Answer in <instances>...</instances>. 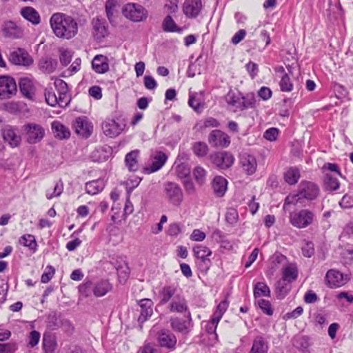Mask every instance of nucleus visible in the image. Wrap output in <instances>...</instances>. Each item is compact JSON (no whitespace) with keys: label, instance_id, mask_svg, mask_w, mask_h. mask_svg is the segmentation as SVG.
Returning <instances> with one entry per match:
<instances>
[{"label":"nucleus","instance_id":"obj_51","mask_svg":"<svg viewBox=\"0 0 353 353\" xmlns=\"http://www.w3.org/2000/svg\"><path fill=\"white\" fill-rule=\"evenodd\" d=\"M255 103L256 99L253 93H249L245 97L242 96V110L249 108H254Z\"/></svg>","mask_w":353,"mask_h":353},{"label":"nucleus","instance_id":"obj_52","mask_svg":"<svg viewBox=\"0 0 353 353\" xmlns=\"http://www.w3.org/2000/svg\"><path fill=\"white\" fill-rule=\"evenodd\" d=\"M206 174V170L201 166H196L193 170L194 179L199 184H203L205 182Z\"/></svg>","mask_w":353,"mask_h":353},{"label":"nucleus","instance_id":"obj_4","mask_svg":"<svg viewBox=\"0 0 353 353\" xmlns=\"http://www.w3.org/2000/svg\"><path fill=\"white\" fill-rule=\"evenodd\" d=\"M23 130L26 134V141L30 144H35L40 142L45 135L44 128L37 123H27L23 125Z\"/></svg>","mask_w":353,"mask_h":353},{"label":"nucleus","instance_id":"obj_22","mask_svg":"<svg viewBox=\"0 0 353 353\" xmlns=\"http://www.w3.org/2000/svg\"><path fill=\"white\" fill-rule=\"evenodd\" d=\"M3 137L12 148L18 146L21 143V137L18 134L17 129L10 125L3 129Z\"/></svg>","mask_w":353,"mask_h":353},{"label":"nucleus","instance_id":"obj_12","mask_svg":"<svg viewBox=\"0 0 353 353\" xmlns=\"http://www.w3.org/2000/svg\"><path fill=\"white\" fill-rule=\"evenodd\" d=\"M157 341L161 347L173 350L176 346L177 339L171 331L163 329L157 333Z\"/></svg>","mask_w":353,"mask_h":353},{"label":"nucleus","instance_id":"obj_48","mask_svg":"<svg viewBox=\"0 0 353 353\" xmlns=\"http://www.w3.org/2000/svg\"><path fill=\"white\" fill-rule=\"evenodd\" d=\"M63 190V183L61 181H59L56 183L52 191L48 190L46 191V198L48 199H52L53 197L59 196L61 194Z\"/></svg>","mask_w":353,"mask_h":353},{"label":"nucleus","instance_id":"obj_7","mask_svg":"<svg viewBox=\"0 0 353 353\" xmlns=\"http://www.w3.org/2000/svg\"><path fill=\"white\" fill-rule=\"evenodd\" d=\"M208 143L214 148H227L230 144V137L220 130H214L208 135Z\"/></svg>","mask_w":353,"mask_h":353},{"label":"nucleus","instance_id":"obj_5","mask_svg":"<svg viewBox=\"0 0 353 353\" xmlns=\"http://www.w3.org/2000/svg\"><path fill=\"white\" fill-rule=\"evenodd\" d=\"M9 61L14 65L29 67L33 64L34 60L28 52L24 48H18L9 55Z\"/></svg>","mask_w":353,"mask_h":353},{"label":"nucleus","instance_id":"obj_36","mask_svg":"<svg viewBox=\"0 0 353 353\" xmlns=\"http://www.w3.org/2000/svg\"><path fill=\"white\" fill-rule=\"evenodd\" d=\"M139 156L138 150H133L128 153L125 158L126 167L130 171L135 172L139 168L137 158Z\"/></svg>","mask_w":353,"mask_h":353},{"label":"nucleus","instance_id":"obj_29","mask_svg":"<svg viewBox=\"0 0 353 353\" xmlns=\"http://www.w3.org/2000/svg\"><path fill=\"white\" fill-rule=\"evenodd\" d=\"M20 14L27 21L33 25H38L41 22V17L39 12L32 7L26 6L23 8Z\"/></svg>","mask_w":353,"mask_h":353},{"label":"nucleus","instance_id":"obj_20","mask_svg":"<svg viewBox=\"0 0 353 353\" xmlns=\"http://www.w3.org/2000/svg\"><path fill=\"white\" fill-rule=\"evenodd\" d=\"M168 310L174 313H185L188 310V306L186 299L184 296L176 294L170 302Z\"/></svg>","mask_w":353,"mask_h":353},{"label":"nucleus","instance_id":"obj_21","mask_svg":"<svg viewBox=\"0 0 353 353\" xmlns=\"http://www.w3.org/2000/svg\"><path fill=\"white\" fill-rule=\"evenodd\" d=\"M54 84L59 96L61 107L67 106L70 101L68 84L63 80L60 79H57L54 81Z\"/></svg>","mask_w":353,"mask_h":353},{"label":"nucleus","instance_id":"obj_13","mask_svg":"<svg viewBox=\"0 0 353 353\" xmlns=\"http://www.w3.org/2000/svg\"><path fill=\"white\" fill-rule=\"evenodd\" d=\"M17 92L15 79L8 75H1V99L11 98Z\"/></svg>","mask_w":353,"mask_h":353},{"label":"nucleus","instance_id":"obj_60","mask_svg":"<svg viewBox=\"0 0 353 353\" xmlns=\"http://www.w3.org/2000/svg\"><path fill=\"white\" fill-rule=\"evenodd\" d=\"M279 135V130L275 128L268 129L263 134V137L270 141H275Z\"/></svg>","mask_w":353,"mask_h":353},{"label":"nucleus","instance_id":"obj_56","mask_svg":"<svg viewBox=\"0 0 353 353\" xmlns=\"http://www.w3.org/2000/svg\"><path fill=\"white\" fill-rule=\"evenodd\" d=\"M55 269L51 266L48 265L46 268V271L42 274L41 281L43 283H48L51 279L52 278L53 275L54 274Z\"/></svg>","mask_w":353,"mask_h":353},{"label":"nucleus","instance_id":"obj_9","mask_svg":"<svg viewBox=\"0 0 353 353\" xmlns=\"http://www.w3.org/2000/svg\"><path fill=\"white\" fill-rule=\"evenodd\" d=\"M19 90L21 94L30 101L35 100L36 86L35 81L30 77H21L19 81Z\"/></svg>","mask_w":353,"mask_h":353},{"label":"nucleus","instance_id":"obj_61","mask_svg":"<svg viewBox=\"0 0 353 353\" xmlns=\"http://www.w3.org/2000/svg\"><path fill=\"white\" fill-rule=\"evenodd\" d=\"M116 6L114 0H108L105 3V12L108 19L112 21L113 17V10Z\"/></svg>","mask_w":353,"mask_h":353},{"label":"nucleus","instance_id":"obj_19","mask_svg":"<svg viewBox=\"0 0 353 353\" xmlns=\"http://www.w3.org/2000/svg\"><path fill=\"white\" fill-rule=\"evenodd\" d=\"M202 8L201 0H185L183 5L184 14L189 18L196 17Z\"/></svg>","mask_w":353,"mask_h":353},{"label":"nucleus","instance_id":"obj_41","mask_svg":"<svg viewBox=\"0 0 353 353\" xmlns=\"http://www.w3.org/2000/svg\"><path fill=\"white\" fill-rule=\"evenodd\" d=\"M163 29L165 32H180L181 28H178L176 23L172 18V17L168 14L164 19L162 23Z\"/></svg>","mask_w":353,"mask_h":353},{"label":"nucleus","instance_id":"obj_8","mask_svg":"<svg viewBox=\"0 0 353 353\" xmlns=\"http://www.w3.org/2000/svg\"><path fill=\"white\" fill-rule=\"evenodd\" d=\"M210 159L216 168L225 170L232 166L234 163V158L231 153L222 152L212 154L210 155Z\"/></svg>","mask_w":353,"mask_h":353},{"label":"nucleus","instance_id":"obj_28","mask_svg":"<svg viewBox=\"0 0 353 353\" xmlns=\"http://www.w3.org/2000/svg\"><path fill=\"white\" fill-rule=\"evenodd\" d=\"M51 128L54 137L59 139H66L70 136V131L59 121H54L51 123Z\"/></svg>","mask_w":353,"mask_h":353},{"label":"nucleus","instance_id":"obj_53","mask_svg":"<svg viewBox=\"0 0 353 353\" xmlns=\"http://www.w3.org/2000/svg\"><path fill=\"white\" fill-rule=\"evenodd\" d=\"M257 304L264 314L268 316L273 314V309L269 301L261 299L258 300Z\"/></svg>","mask_w":353,"mask_h":353},{"label":"nucleus","instance_id":"obj_16","mask_svg":"<svg viewBox=\"0 0 353 353\" xmlns=\"http://www.w3.org/2000/svg\"><path fill=\"white\" fill-rule=\"evenodd\" d=\"M325 281L330 288H339L347 283L348 277L339 271L330 270L325 275Z\"/></svg>","mask_w":353,"mask_h":353},{"label":"nucleus","instance_id":"obj_32","mask_svg":"<svg viewBox=\"0 0 353 353\" xmlns=\"http://www.w3.org/2000/svg\"><path fill=\"white\" fill-rule=\"evenodd\" d=\"M57 66V61L52 58H42L40 59L38 67L44 73H52Z\"/></svg>","mask_w":353,"mask_h":353},{"label":"nucleus","instance_id":"obj_10","mask_svg":"<svg viewBox=\"0 0 353 353\" xmlns=\"http://www.w3.org/2000/svg\"><path fill=\"white\" fill-rule=\"evenodd\" d=\"M125 128V124L119 123L114 119H106L101 124V129L103 134L109 137L113 138L119 135Z\"/></svg>","mask_w":353,"mask_h":353},{"label":"nucleus","instance_id":"obj_49","mask_svg":"<svg viewBox=\"0 0 353 353\" xmlns=\"http://www.w3.org/2000/svg\"><path fill=\"white\" fill-rule=\"evenodd\" d=\"M279 85L283 92H290L292 90L293 84L287 73L284 72L279 83Z\"/></svg>","mask_w":353,"mask_h":353},{"label":"nucleus","instance_id":"obj_37","mask_svg":"<svg viewBox=\"0 0 353 353\" xmlns=\"http://www.w3.org/2000/svg\"><path fill=\"white\" fill-rule=\"evenodd\" d=\"M268 346L264 339L261 336H256L253 341L250 353H267Z\"/></svg>","mask_w":353,"mask_h":353},{"label":"nucleus","instance_id":"obj_54","mask_svg":"<svg viewBox=\"0 0 353 353\" xmlns=\"http://www.w3.org/2000/svg\"><path fill=\"white\" fill-rule=\"evenodd\" d=\"M23 104L20 102H8L3 104L6 110L11 113H17L21 111Z\"/></svg>","mask_w":353,"mask_h":353},{"label":"nucleus","instance_id":"obj_17","mask_svg":"<svg viewBox=\"0 0 353 353\" xmlns=\"http://www.w3.org/2000/svg\"><path fill=\"white\" fill-rule=\"evenodd\" d=\"M240 165L244 172L248 175L253 174L257 168L256 158L248 153H243L240 155Z\"/></svg>","mask_w":353,"mask_h":353},{"label":"nucleus","instance_id":"obj_25","mask_svg":"<svg viewBox=\"0 0 353 353\" xmlns=\"http://www.w3.org/2000/svg\"><path fill=\"white\" fill-rule=\"evenodd\" d=\"M92 68L99 74L107 72L109 70L108 57L102 54L96 55L92 61Z\"/></svg>","mask_w":353,"mask_h":353},{"label":"nucleus","instance_id":"obj_47","mask_svg":"<svg viewBox=\"0 0 353 353\" xmlns=\"http://www.w3.org/2000/svg\"><path fill=\"white\" fill-rule=\"evenodd\" d=\"M170 325L174 330L179 332H184L188 331L187 323L178 318L171 319Z\"/></svg>","mask_w":353,"mask_h":353},{"label":"nucleus","instance_id":"obj_63","mask_svg":"<svg viewBox=\"0 0 353 353\" xmlns=\"http://www.w3.org/2000/svg\"><path fill=\"white\" fill-rule=\"evenodd\" d=\"M302 253L305 257H311L314 253V244L312 242H307L302 247Z\"/></svg>","mask_w":353,"mask_h":353},{"label":"nucleus","instance_id":"obj_6","mask_svg":"<svg viewBox=\"0 0 353 353\" xmlns=\"http://www.w3.org/2000/svg\"><path fill=\"white\" fill-rule=\"evenodd\" d=\"M165 198L174 205H179L183 200V192L180 186L174 182L164 184Z\"/></svg>","mask_w":353,"mask_h":353},{"label":"nucleus","instance_id":"obj_3","mask_svg":"<svg viewBox=\"0 0 353 353\" xmlns=\"http://www.w3.org/2000/svg\"><path fill=\"white\" fill-rule=\"evenodd\" d=\"M122 14L133 22H140L148 17V11L142 6L135 3H128L122 8Z\"/></svg>","mask_w":353,"mask_h":353},{"label":"nucleus","instance_id":"obj_27","mask_svg":"<svg viewBox=\"0 0 353 353\" xmlns=\"http://www.w3.org/2000/svg\"><path fill=\"white\" fill-rule=\"evenodd\" d=\"M225 100L234 112L242 110V95L240 93L236 94L234 91L230 90L225 95Z\"/></svg>","mask_w":353,"mask_h":353},{"label":"nucleus","instance_id":"obj_46","mask_svg":"<svg viewBox=\"0 0 353 353\" xmlns=\"http://www.w3.org/2000/svg\"><path fill=\"white\" fill-rule=\"evenodd\" d=\"M325 185L327 190L333 191L339 189L340 183L337 178L327 174L325 179Z\"/></svg>","mask_w":353,"mask_h":353},{"label":"nucleus","instance_id":"obj_24","mask_svg":"<svg viewBox=\"0 0 353 353\" xmlns=\"http://www.w3.org/2000/svg\"><path fill=\"white\" fill-rule=\"evenodd\" d=\"M177 286L174 285H164L159 292V303L165 305L176 295Z\"/></svg>","mask_w":353,"mask_h":353},{"label":"nucleus","instance_id":"obj_34","mask_svg":"<svg viewBox=\"0 0 353 353\" xmlns=\"http://www.w3.org/2000/svg\"><path fill=\"white\" fill-rule=\"evenodd\" d=\"M300 177V170L296 167L289 168L283 174L285 181L289 185H295Z\"/></svg>","mask_w":353,"mask_h":353},{"label":"nucleus","instance_id":"obj_42","mask_svg":"<svg viewBox=\"0 0 353 353\" xmlns=\"http://www.w3.org/2000/svg\"><path fill=\"white\" fill-rule=\"evenodd\" d=\"M45 99L46 103L50 106H55L59 105L61 107V101L59 100V96L57 97L52 88H46L45 90Z\"/></svg>","mask_w":353,"mask_h":353},{"label":"nucleus","instance_id":"obj_64","mask_svg":"<svg viewBox=\"0 0 353 353\" xmlns=\"http://www.w3.org/2000/svg\"><path fill=\"white\" fill-rule=\"evenodd\" d=\"M339 205L343 208H350L353 207V198L348 195H344L339 202Z\"/></svg>","mask_w":353,"mask_h":353},{"label":"nucleus","instance_id":"obj_11","mask_svg":"<svg viewBox=\"0 0 353 353\" xmlns=\"http://www.w3.org/2000/svg\"><path fill=\"white\" fill-rule=\"evenodd\" d=\"M92 26V34L96 40L101 41L108 35V26L105 19L94 17L91 21Z\"/></svg>","mask_w":353,"mask_h":353},{"label":"nucleus","instance_id":"obj_14","mask_svg":"<svg viewBox=\"0 0 353 353\" xmlns=\"http://www.w3.org/2000/svg\"><path fill=\"white\" fill-rule=\"evenodd\" d=\"M73 128L77 134L88 138L92 132L93 126L87 117H79L75 119Z\"/></svg>","mask_w":353,"mask_h":353},{"label":"nucleus","instance_id":"obj_62","mask_svg":"<svg viewBox=\"0 0 353 353\" xmlns=\"http://www.w3.org/2000/svg\"><path fill=\"white\" fill-rule=\"evenodd\" d=\"M205 237L206 234L205 232L199 229H194L192 231L190 239L194 241H202L205 239Z\"/></svg>","mask_w":353,"mask_h":353},{"label":"nucleus","instance_id":"obj_15","mask_svg":"<svg viewBox=\"0 0 353 353\" xmlns=\"http://www.w3.org/2000/svg\"><path fill=\"white\" fill-rule=\"evenodd\" d=\"M299 190L303 199L310 201L315 199L319 193V189L315 183L306 181L301 182Z\"/></svg>","mask_w":353,"mask_h":353},{"label":"nucleus","instance_id":"obj_58","mask_svg":"<svg viewBox=\"0 0 353 353\" xmlns=\"http://www.w3.org/2000/svg\"><path fill=\"white\" fill-rule=\"evenodd\" d=\"M193 252L195 256L212 254L211 250L207 246L201 245H195L193 248Z\"/></svg>","mask_w":353,"mask_h":353},{"label":"nucleus","instance_id":"obj_44","mask_svg":"<svg viewBox=\"0 0 353 353\" xmlns=\"http://www.w3.org/2000/svg\"><path fill=\"white\" fill-rule=\"evenodd\" d=\"M59 61L63 66H67L72 61L73 52L67 48H60L59 49Z\"/></svg>","mask_w":353,"mask_h":353},{"label":"nucleus","instance_id":"obj_57","mask_svg":"<svg viewBox=\"0 0 353 353\" xmlns=\"http://www.w3.org/2000/svg\"><path fill=\"white\" fill-rule=\"evenodd\" d=\"M117 270L120 278L125 279L130 274V270L128 265V263L123 262L122 264L117 267Z\"/></svg>","mask_w":353,"mask_h":353},{"label":"nucleus","instance_id":"obj_38","mask_svg":"<svg viewBox=\"0 0 353 353\" xmlns=\"http://www.w3.org/2000/svg\"><path fill=\"white\" fill-rule=\"evenodd\" d=\"M254 296L255 298L261 296H270V290L269 287L263 282H258L254 288Z\"/></svg>","mask_w":353,"mask_h":353},{"label":"nucleus","instance_id":"obj_31","mask_svg":"<svg viewBox=\"0 0 353 353\" xmlns=\"http://www.w3.org/2000/svg\"><path fill=\"white\" fill-rule=\"evenodd\" d=\"M112 288L111 283L105 279H102L93 284V294L97 297L105 295Z\"/></svg>","mask_w":353,"mask_h":353},{"label":"nucleus","instance_id":"obj_23","mask_svg":"<svg viewBox=\"0 0 353 353\" xmlns=\"http://www.w3.org/2000/svg\"><path fill=\"white\" fill-rule=\"evenodd\" d=\"M139 305L141 307L140 315L138 317L139 323H143L150 318L152 313L153 302L151 299H143L139 301Z\"/></svg>","mask_w":353,"mask_h":353},{"label":"nucleus","instance_id":"obj_55","mask_svg":"<svg viewBox=\"0 0 353 353\" xmlns=\"http://www.w3.org/2000/svg\"><path fill=\"white\" fill-rule=\"evenodd\" d=\"M176 172L178 177L181 179H184L190 175V170L188 168V165L185 163H181L176 166Z\"/></svg>","mask_w":353,"mask_h":353},{"label":"nucleus","instance_id":"obj_33","mask_svg":"<svg viewBox=\"0 0 353 353\" xmlns=\"http://www.w3.org/2000/svg\"><path fill=\"white\" fill-rule=\"evenodd\" d=\"M298 276V270L294 264L290 263L285 266L282 272V279L287 281L288 283H292L295 281Z\"/></svg>","mask_w":353,"mask_h":353},{"label":"nucleus","instance_id":"obj_18","mask_svg":"<svg viewBox=\"0 0 353 353\" xmlns=\"http://www.w3.org/2000/svg\"><path fill=\"white\" fill-rule=\"evenodd\" d=\"M2 31L4 37L11 39H21L23 36V28L12 21L4 23Z\"/></svg>","mask_w":353,"mask_h":353},{"label":"nucleus","instance_id":"obj_35","mask_svg":"<svg viewBox=\"0 0 353 353\" xmlns=\"http://www.w3.org/2000/svg\"><path fill=\"white\" fill-rule=\"evenodd\" d=\"M105 183L103 180L98 179L89 181L85 183V192L90 194L94 195L103 190Z\"/></svg>","mask_w":353,"mask_h":353},{"label":"nucleus","instance_id":"obj_1","mask_svg":"<svg viewBox=\"0 0 353 353\" xmlns=\"http://www.w3.org/2000/svg\"><path fill=\"white\" fill-rule=\"evenodd\" d=\"M50 25L54 35L62 39L69 40L74 37L79 30L77 20L63 12H55L50 18Z\"/></svg>","mask_w":353,"mask_h":353},{"label":"nucleus","instance_id":"obj_45","mask_svg":"<svg viewBox=\"0 0 353 353\" xmlns=\"http://www.w3.org/2000/svg\"><path fill=\"white\" fill-rule=\"evenodd\" d=\"M79 292L83 297H88L93 292V283L91 281H86L79 286Z\"/></svg>","mask_w":353,"mask_h":353},{"label":"nucleus","instance_id":"obj_59","mask_svg":"<svg viewBox=\"0 0 353 353\" xmlns=\"http://www.w3.org/2000/svg\"><path fill=\"white\" fill-rule=\"evenodd\" d=\"M239 218L238 212L234 209H229L225 214V220L230 224L235 223Z\"/></svg>","mask_w":353,"mask_h":353},{"label":"nucleus","instance_id":"obj_30","mask_svg":"<svg viewBox=\"0 0 353 353\" xmlns=\"http://www.w3.org/2000/svg\"><path fill=\"white\" fill-rule=\"evenodd\" d=\"M228 181L221 176H216L214 178L212 186L214 194L219 196H223L227 190Z\"/></svg>","mask_w":353,"mask_h":353},{"label":"nucleus","instance_id":"obj_40","mask_svg":"<svg viewBox=\"0 0 353 353\" xmlns=\"http://www.w3.org/2000/svg\"><path fill=\"white\" fill-rule=\"evenodd\" d=\"M19 242L21 245L25 247H28L30 250L34 252L37 250V242L35 237L32 234H24L23 235Z\"/></svg>","mask_w":353,"mask_h":353},{"label":"nucleus","instance_id":"obj_39","mask_svg":"<svg viewBox=\"0 0 353 353\" xmlns=\"http://www.w3.org/2000/svg\"><path fill=\"white\" fill-rule=\"evenodd\" d=\"M287 281L283 279H280L276 284V294L279 299H283L290 291L289 284Z\"/></svg>","mask_w":353,"mask_h":353},{"label":"nucleus","instance_id":"obj_50","mask_svg":"<svg viewBox=\"0 0 353 353\" xmlns=\"http://www.w3.org/2000/svg\"><path fill=\"white\" fill-rule=\"evenodd\" d=\"M303 199V197L300 195V192L298 190V192L296 194H290L286 196L284 201L283 208H285L286 206L289 205H296L298 203H301V200Z\"/></svg>","mask_w":353,"mask_h":353},{"label":"nucleus","instance_id":"obj_43","mask_svg":"<svg viewBox=\"0 0 353 353\" xmlns=\"http://www.w3.org/2000/svg\"><path fill=\"white\" fill-rule=\"evenodd\" d=\"M194 154L198 157H203L208 152V146L205 142L198 141L194 143L192 145Z\"/></svg>","mask_w":353,"mask_h":353},{"label":"nucleus","instance_id":"obj_26","mask_svg":"<svg viewBox=\"0 0 353 353\" xmlns=\"http://www.w3.org/2000/svg\"><path fill=\"white\" fill-rule=\"evenodd\" d=\"M168 157L167 155L161 152L157 151L151 157L152 163L149 168V172H154L159 170H160L167 161Z\"/></svg>","mask_w":353,"mask_h":353},{"label":"nucleus","instance_id":"obj_2","mask_svg":"<svg viewBox=\"0 0 353 353\" xmlns=\"http://www.w3.org/2000/svg\"><path fill=\"white\" fill-rule=\"evenodd\" d=\"M314 213L307 209L294 211L290 214V223L295 228L302 229L310 225L314 219Z\"/></svg>","mask_w":353,"mask_h":353}]
</instances>
